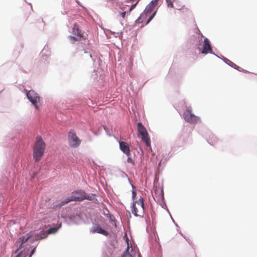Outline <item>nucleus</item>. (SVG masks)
<instances>
[{"label": "nucleus", "instance_id": "1", "mask_svg": "<svg viewBox=\"0 0 257 257\" xmlns=\"http://www.w3.org/2000/svg\"><path fill=\"white\" fill-rule=\"evenodd\" d=\"M32 236V233L29 232L25 236L20 237L15 243L18 248L15 250V253L17 254L15 256L12 255L11 257H31L28 255L30 244L34 241V239L31 238Z\"/></svg>", "mask_w": 257, "mask_h": 257}, {"label": "nucleus", "instance_id": "2", "mask_svg": "<svg viewBox=\"0 0 257 257\" xmlns=\"http://www.w3.org/2000/svg\"><path fill=\"white\" fill-rule=\"evenodd\" d=\"M46 145L41 136H37L33 148V157L36 162H39L44 155Z\"/></svg>", "mask_w": 257, "mask_h": 257}, {"label": "nucleus", "instance_id": "3", "mask_svg": "<svg viewBox=\"0 0 257 257\" xmlns=\"http://www.w3.org/2000/svg\"><path fill=\"white\" fill-rule=\"evenodd\" d=\"M92 199L91 196L87 195L86 193L82 190H78L73 192L72 195L62 201L60 205L61 206H63L71 201H81L84 199L91 200Z\"/></svg>", "mask_w": 257, "mask_h": 257}, {"label": "nucleus", "instance_id": "4", "mask_svg": "<svg viewBox=\"0 0 257 257\" xmlns=\"http://www.w3.org/2000/svg\"><path fill=\"white\" fill-rule=\"evenodd\" d=\"M158 1L159 0H152L146 7L144 14L141 15V17L136 21V22L138 23H142V21H141V19L145 15L147 16V15H150L149 19L146 22V24H148L153 19L157 13V11H154V10L158 5Z\"/></svg>", "mask_w": 257, "mask_h": 257}, {"label": "nucleus", "instance_id": "5", "mask_svg": "<svg viewBox=\"0 0 257 257\" xmlns=\"http://www.w3.org/2000/svg\"><path fill=\"white\" fill-rule=\"evenodd\" d=\"M132 213L136 216H141L144 212V203L143 198L139 196L138 200L134 201L132 207Z\"/></svg>", "mask_w": 257, "mask_h": 257}, {"label": "nucleus", "instance_id": "6", "mask_svg": "<svg viewBox=\"0 0 257 257\" xmlns=\"http://www.w3.org/2000/svg\"><path fill=\"white\" fill-rule=\"evenodd\" d=\"M68 141L69 146L72 148H78L81 143V140L73 130H71L68 133Z\"/></svg>", "mask_w": 257, "mask_h": 257}, {"label": "nucleus", "instance_id": "7", "mask_svg": "<svg viewBox=\"0 0 257 257\" xmlns=\"http://www.w3.org/2000/svg\"><path fill=\"white\" fill-rule=\"evenodd\" d=\"M138 130L143 142H145L147 147H151V140L149 134L146 128L141 122L138 123Z\"/></svg>", "mask_w": 257, "mask_h": 257}, {"label": "nucleus", "instance_id": "8", "mask_svg": "<svg viewBox=\"0 0 257 257\" xmlns=\"http://www.w3.org/2000/svg\"><path fill=\"white\" fill-rule=\"evenodd\" d=\"M184 119L190 123H196L199 121V118L191 112L189 109L186 110L183 113Z\"/></svg>", "mask_w": 257, "mask_h": 257}, {"label": "nucleus", "instance_id": "9", "mask_svg": "<svg viewBox=\"0 0 257 257\" xmlns=\"http://www.w3.org/2000/svg\"><path fill=\"white\" fill-rule=\"evenodd\" d=\"M27 96L29 100L35 105V108L38 109V106L37 103L40 100V97L38 94L34 90H30L27 93Z\"/></svg>", "mask_w": 257, "mask_h": 257}, {"label": "nucleus", "instance_id": "10", "mask_svg": "<svg viewBox=\"0 0 257 257\" xmlns=\"http://www.w3.org/2000/svg\"><path fill=\"white\" fill-rule=\"evenodd\" d=\"M130 245V249L131 248V252L130 253V257H136V256L142 257L139 252L137 245L134 241H133L132 243L131 242Z\"/></svg>", "mask_w": 257, "mask_h": 257}, {"label": "nucleus", "instance_id": "11", "mask_svg": "<svg viewBox=\"0 0 257 257\" xmlns=\"http://www.w3.org/2000/svg\"><path fill=\"white\" fill-rule=\"evenodd\" d=\"M203 48L201 51V53L207 54L208 53H212V49L210 42L207 38L204 40Z\"/></svg>", "mask_w": 257, "mask_h": 257}, {"label": "nucleus", "instance_id": "12", "mask_svg": "<svg viewBox=\"0 0 257 257\" xmlns=\"http://www.w3.org/2000/svg\"><path fill=\"white\" fill-rule=\"evenodd\" d=\"M91 231L92 233H98L100 234H102L104 235H107L108 233L104 229H102L99 226H94L91 230Z\"/></svg>", "mask_w": 257, "mask_h": 257}, {"label": "nucleus", "instance_id": "13", "mask_svg": "<svg viewBox=\"0 0 257 257\" xmlns=\"http://www.w3.org/2000/svg\"><path fill=\"white\" fill-rule=\"evenodd\" d=\"M72 33L73 35L77 36L80 38H82L83 37V34L79 30L78 26L76 24H74L73 25Z\"/></svg>", "mask_w": 257, "mask_h": 257}, {"label": "nucleus", "instance_id": "14", "mask_svg": "<svg viewBox=\"0 0 257 257\" xmlns=\"http://www.w3.org/2000/svg\"><path fill=\"white\" fill-rule=\"evenodd\" d=\"M119 147L120 150L127 155H128V146L126 143L120 142L119 143Z\"/></svg>", "mask_w": 257, "mask_h": 257}, {"label": "nucleus", "instance_id": "15", "mask_svg": "<svg viewBox=\"0 0 257 257\" xmlns=\"http://www.w3.org/2000/svg\"><path fill=\"white\" fill-rule=\"evenodd\" d=\"M131 186H132V198L133 199V201L134 202V201H135V200H138V198H139V197L137 196V191H138L137 189L133 184H132Z\"/></svg>", "mask_w": 257, "mask_h": 257}, {"label": "nucleus", "instance_id": "16", "mask_svg": "<svg viewBox=\"0 0 257 257\" xmlns=\"http://www.w3.org/2000/svg\"><path fill=\"white\" fill-rule=\"evenodd\" d=\"M58 228L56 227H52L48 229L47 233H45L44 231H42L41 232L43 233V234L45 235L44 237H41L40 239L44 238H45L48 234H51V233H56Z\"/></svg>", "mask_w": 257, "mask_h": 257}, {"label": "nucleus", "instance_id": "17", "mask_svg": "<svg viewBox=\"0 0 257 257\" xmlns=\"http://www.w3.org/2000/svg\"><path fill=\"white\" fill-rule=\"evenodd\" d=\"M139 1L140 0H130V4H131L130 12L136 7Z\"/></svg>", "mask_w": 257, "mask_h": 257}, {"label": "nucleus", "instance_id": "18", "mask_svg": "<svg viewBox=\"0 0 257 257\" xmlns=\"http://www.w3.org/2000/svg\"><path fill=\"white\" fill-rule=\"evenodd\" d=\"M106 216L109 219V222L110 223H111L112 225L114 226H116V224L114 222V217L110 214H107Z\"/></svg>", "mask_w": 257, "mask_h": 257}, {"label": "nucleus", "instance_id": "19", "mask_svg": "<svg viewBox=\"0 0 257 257\" xmlns=\"http://www.w3.org/2000/svg\"><path fill=\"white\" fill-rule=\"evenodd\" d=\"M69 38L70 40L71 41V42L72 43H73L76 41H80L81 39V38H80L79 37H78L77 36V37H76L75 36H70Z\"/></svg>", "mask_w": 257, "mask_h": 257}, {"label": "nucleus", "instance_id": "20", "mask_svg": "<svg viewBox=\"0 0 257 257\" xmlns=\"http://www.w3.org/2000/svg\"><path fill=\"white\" fill-rule=\"evenodd\" d=\"M166 1L167 6L168 7H170L171 8H174L173 2H175L176 1H174L173 2H172L171 0H166Z\"/></svg>", "mask_w": 257, "mask_h": 257}, {"label": "nucleus", "instance_id": "21", "mask_svg": "<svg viewBox=\"0 0 257 257\" xmlns=\"http://www.w3.org/2000/svg\"><path fill=\"white\" fill-rule=\"evenodd\" d=\"M124 237L125 238V241L127 243V247H126V251L127 252V251H128V238L127 236V234L126 233H125L124 234Z\"/></svg>", "mask_w": 257, "mask_h": 257}, {"label": "nucleus", "instance_id": "22", "mask_svg": "<svg viewBox=\"0 0 257 257\" xmlns=\"http://www.w3.org/2000/svg\"><path fill=\"white\" fill-rule=\"evenodd\" d=\"M35 250H36V247H35L34 248H33V249H32V250L31 251V252L28 256L32 257V255L34 253Z\"/></svg>", "mask_w": 257, "mask_h": 257}, {"label": "nucleus", "instance_id": "23", "mask_svg": "<svg viewBox=\"0 0 257 257\" xmlns=\"http://www.w3.org/2000/svg\"><path fill=\"white\" fill-rule=\"evenodd\" d=\"M125 14H126V12H123L120 13V16H121V17L122 18H124L125 17Z\"/></svg>", "mask_w": 257, "mask_h": 257}, {"label": "nucleus", "instance_id": "24", "mask_svg": "<svg viewBox=\"0 0 257 257\" xmlns=\"http://www.w3.org/2000/svg\"><path fill=\"white\" fill-rule=\"evenodd\" d=\"M184 6H183L182 8H177L178 10H181V9H183L184 8Z\"/></svg>", "mask_w": 257, "mask_h": 257}, {"label": "nucleus", "instance_id": "25", "mask_svg": "<svg viewBox=\"0 0 257 257\" xmlns=\"http://www.w3.org/2000/svg\"><path fill=\"white\" fill-rule=\"evenodd\" d=\"M74 195H75V196H80L79 194H74Z\"/></svg>", "mask_w": 257, "mask_h": 257}, {"label": "nucleus", "instance_id": "26", "mask_svg": "<svg viewBox=\"0 0 257 257\" xmlns=\"http://www.w3.org/2000/svg\"><path fill=\"white\" fill-rule=\"evenodd\" d=\"M129 161H130V162L133 163V162H132V160L131 159H130H130H129Z\"/></svg>", "mask_w": 257, "mask_h": 257}, {"label": "nucleus", "instance_id": "27", "mask_svg": "<svg viewBox=\"0 0 257 257\" xmlns=\"http://www.w3.org/2000/svg\"><path fill=\"white\" fill-rule=\"evenodd\" d=\"M125 254H124V255L122 256L121 257H125Z\"/></svg>", "mask_w": 257, "mask_h": 257}]
</instances>
